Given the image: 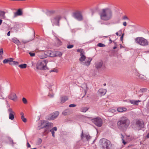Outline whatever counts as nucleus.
<instances>
[{
    "instance_id": "f257e3e1",
    "label": "nucleus",
    "mask_w": 149,
    "mask_h": 149,
    "mask_svg": "<svg viewBox=\"0 0 149 149\" xmlns=\"http://www.w3.org/2000/svg\"><path fill=\"white\" fill-rule=\"evenodd\" d=\"M100 19H111L113 18H120V14L118 9L113 11L110 8L107 7L101 9L98 12Z\"/></svg>"
},
{
    "instance_id": "f03ea898",
    "label": "nucleus",
    "mask_w": 149,
    "mask_h": 149,
    "mask_svg": "<svg viewBox=\"0 0 149 149\" xmlns=\"http://www.w3.org/2000/svg\"><path fill=\"white\" fill-rule=\"evenodd\" d=\"M130 120L127 118L122 117L117 122L118 127L121 130H125L130 125Z\"/></svg>"
},
{
    "instance_id": "7ed1b4c3",
    "label": "nucleus",
    "mask_w": 149,
    "mask_h": 149,
    "mask_svg": "<svg viewBox=\"0 0 149 149\" xmlns=\"http://www.w3.org/2000/svg\"><path fill=\"white\" fill-rule=\"evenodd\" d=\"M99 143L102 149H111L112 146L110 141L105 138L100 139Z\"/></svg>"
},
{
    "instance_id": "20e7f679",
    "label": "nucleus",
    "mask_w": 149,
    "mask_h": 149,
    "mask_svg": "<svg viewBox=\"0 0 149 149\" xmlns=\"http://www.w3.org/2000/svg\"><path fill=\"white\" fill-rule=\"evenodd\" d=\"M48 63L47 60H43L39 61L36 65V68L40 70H45L47 68L46 65Z\"/></svg>"
},
{
    "instance_id": "39448f33",
    "label": "nucleus",
    "mask_w": 149,
    "mask_h": 149,
    "mask_svg": "<svg viewBox=\"0 0 149 149\" xmlns=\"http://www.w3.org/2000/svg\"><path fill=\"white\" fill-rule=\"evenodd\" d=\"M136 42L142 46H146L148 45V40L143 37H137L135 39Z\"/></svg>"
},
{
    "instance_id": "423d86ee",
    "label": "nucleus",
    "mask_w": 149,
    "mask_h": 149,
    "mask_svg": "<svg viewBox=\"0 0 149 149\" xmlns=\"http://www.w3.org/2000/svg\"><path fill=\"white\" fill-rule=\"evenodd\" d=\"M72 16L75 19H83V17L82 12L79 10H77L72 13Z\"/></svg>"
},
{
    "instance_id": "0eeeda50",
    "label": "nucleus",
    "mask_w": 149,
    "mask_h": 149,
    "mask_svg": "<svg viewBox=\"0 0 149 149\" xmlns=\"http://www.w3.org/2000/svg\"><path fill=\"white\" fill-rule=\"evenodd\" d=\"M59 114V113L57 111H55L52 113L48 115L47 116L46 118L49 120H54L57 118Z\"/></svg>"
},
{
    "instance_id": "6e6552de",
    "label": "nucleus",
    "mask_w": 149,
    "mask_h": 149,
    "mask_svg": "<svg viewBox=\"0 0 149 149\" xmlns=\"http://www.w3.org/2000/svg\"><path fill=\"white\" fill-rule=\"evenodd\" d=\"M77 51L80 53V57L79 59V61L82 63L85 61L86 57L85 55V52L82 49H79L77 50Z\"/></svg>"
},
{
    "instance_id": "1a4fd4ad",
    "label": "nucleus",
    "mask_w": 149,
    "mask_h": 149,
    "mask_svg": "<svg viewBox=\"0 0 149 149\" xmlns=\"http://www.w3.org/2000/svg\"><path fill=\"white\" fill-rule=\"evenodd\" d=\"M92 120L94 123L97 126L100 127L102 125V121L101 118L97 117L92 119Z\"/></svg>"
},
{
    "instance_id": "9d476101",
    "label": "nucleus",
    "mask_w": 149,
    "mask_h": 149,
    "mask_svg": "<svg viewBox=\"0 0 149 149\" xmlns=\"http://www.w3.org/2000/svg\"><path fill=\"white\" fill-rule=\"evenodd\" d=\"M47 53L49 56L52 57H54L58 55L61 56L62 55L61 52L55 51H47Z\"/></svg>"
},
{
    "instance_id": "9b49d317",
    "label": "nucleus",
    "mask_w": 149,
    "mask_h": 149,
    "mask_svg": "<svg viewBox=\"0 0 149 149\" xmlns=\"http://www.w3.org/2000/svg\"><path fill=\"white\" fill-rule=\"evenodd\" d=\"M8 112L9 114V119L11 120H13L14 118V114L15 112L11 108H9L8 110Z\"/></svg>"
},
{
    "instance_id": "f8f14e48",
    "label": "nucleus",
    "mask_w": 149,
    "mask_h": 149,
    "mask_svg": "<svg viewBox=\"0 0 149 149\" xmlns=\"http://www.w3.org/2000/svg\"><path fill=\"white\" fill-rule=\"evenodd\" d=\"M92 58H88L86 59L84 62H83L81 63L86 66H89L91 64V62L92 61Z\"/></svg>"
},
{
    "instance_id": "ddd939ff",
    "label": "nucleus",
    "mask_w": 149,
    "mask_h": 149,
    "mask_svg": "<svg viewBox=\"0 0 149 149\" xmlns=\"http://www.w3.org/2000/svg\"><path fill=\"white\" fill-rule=\"evenodd\" d=\"M23 14L22 9L20 8L18 9L17 11L14 13L13 17L15 18L17 16H22Z\"/></svg>"
},
{
    "instance_id": "4468645a",
    "label": "nucleus",
    "mask_w": 149,
    "mask_h": 149,
    "mask_svg": "<svg viewBox=\"0 0 149 149\" xmlns=\"http://www.w3.org/2000/svg\"><path fill=\"white\" fill-rule=\"evenodd\" d=\"M103 64V63L102 61H98L95 63V67L97 69H100L102 66Z\"/></svg>"
},
{
    "instance_id": "2eb2a0df",
    "label": "nucleus",
    "mask_w": 149,
    "mask_h": 149,
    "mask_svg": "<svg viewBox=\"0 0 149 149\" xmlns=\"http://www.w3.org/2000/svg\"><path fill=\"white\" fill-rule=\"evenodd\" d=\"M53 124L51 123H46V128L45 130V132L46 133H48L49 131L48 129L49 127H51L53 126Z\"/></svg>"
},
{
    "instance_id": "dca6fc26",
    "label": "nucleus",
    "mask_w": 149,
    "mask_h": 149,
    "mask_svg": "<svg viewBox=\"0 0 149 149\" xmlns=\"http://www.w3.org/2000/svg\"><path fill=\"white\" fill-rule=\"evenodd\" d=\"M85 137L87 140H89L90 138L91 137L89 135L87 134H84L83 133V131H82V133L81 134V138L82 140H84V138Z\"/></svg>"
},
{
    "instance_id": "f3484780",
    "label": "nucleus",
    "mask_w": 149,
    "mask_h": 149,
    "mask_svg": "<svg viewBox=\"0 0 149 149\" xmlns=\"http://www.w3.org/2000/svg\"><path fill=\"white\" fill-rule=\"evenodd\" d=\"M144 123L143 121H141L140 120H138L136 122V124L138 126L140 129L143 128L144 126Z\"/></svg>"
},
{
    "instance_id": "a211bd4d",
    "label": "nucleus",
    "mask_w": 149,
    "mask_h": 149,
    "mask_svg": "<svg viewBox=\"0 0 149 149\" xmlns=\"http://www.w3.org/2000/svg\"><path fill=\"white\" fill-rule=\"evenodd\" d=\"M46 121L44 120H41L40 122V125L38 127L39 129L41 128H46Z\"/></svg>"
},
{
    "instance_id": "6ab92c4d",
    "label": "nucleus",
    "mask_w": 149,
    "mask_h": 149,
    "mask_svg": "<svg viewBox=\"0 0 149 149\" xmlns=\"http://www.w3.org/2000/svg\"><path fill=\"white\" fill-rule=\"evenodd\" d=\"M107 92V90L105 89H100L98 91V93L99 94H100L101 95H104Z\"/></svg>"
},
{
    "instance_id": "aec40b11",
    "label": "nucleus",
    "mask_w": 149,
    "mask_h": 149,
    "mask_svg": "<svg viewBox=\"0 0 149 149\" xmlns=\"http://www.w3.org/2000/svg\"><path fill=\"white\" fill-rule=\"evenodd\" d=\"M6 12L4 11L0 10V19H5L6 18L5 15Z\"/></svg>"
},
{
    "instance_id": "412c9836",
    "label": "nucleus",
    "mask_w": 149,
    "mask_h": 149,
    "mask_svg": "<svg viewBox=\"0 0 149 149\" xmlns=\"http://www.w3.org/2000/svg\"><path fill=\"white\" fill-rule=\"evenodd\" d=\"M9 98L13 100H15L16 99L17 96L16 94L14 93H11L9 96Z\"/></svg>"
},
{
    "instance_id": "4be33fe9",
    "label": "nucleus",
    "mask_w": 149,
    "mask_h": 149,
    "mask_svg": "<svg viewBox=\"0 0 149 149\" xmlns=\"http://www.w3.org/2000/svg\"><path fill=\"white\" fill-rule=\"evenodd\" d=\"M68 97L67 96H62L61 97L60 100L61 103H63L65 102L66 101L68 100Z\"/></svg>"
},
{
    "instance_id": "5701e85b",
    "label": "nucleus",
    "mask_w": 149,
    "mask_h": 149,
    "mask_svg": "<svg viewBox=\"0 0 149 149\" xmlns=\"http://www.w3.org/2000/svg\"><path fill=\"white\" fill-rule=\"evenodd\" d=\"M140 102L141 101L139 100H130V102L131 104L136 105H138V103Z\"/></svg>"
},
{
    "instance_id": "b1692460",
    "label": "nucleus",
    "mask_w": 149,
    "mask_h": 149,
    "mask_svg": "<svg viewBox=\"0 0 149 149\" xmlns=\"http://www.w3.org/2000/svg\"><path fill=\"white\" fill-rule=\"evenodd\" d=\"M13 58H9L7 59H6L3 60V63H6L9 62L10 63H11V62L13 61Z\"/></svg>"
},
{
    "instance_id": "393cba45",
    "label": "nucleus",
    "mask_w": 149,
    "mask_h": 149,
    "mask_svg": "<svg viewBox=\"0 0 149 149\" xmlns=\"http://www.w3.org/2000/svg\"><path fill=\"white\" fill-rule=\"evenodd\" d=\"M127 109L125 107H119L117 109V111L119 112H122L123 111H126Z\"/></svg>"
},
{
    "instance_id": "a878e982",
    "label": "nucleus",
    "mask_w": 149,
    "mask_h": 149,
    "mask_svg": "<svg viewBox=\"0 0 149 149\" xmlns=\"http://www.w3.org/2000/svg\"><path fill=\"white\" fill-rule=\"evenodd\" d=\"M57 130V127H53L52 129L50 130H49V131L52 132V136L53 137H55L54 131H56Z\"/></svg>"
},
{
    "instance_id": "bb28decb",
    "label": "nucleus",
    "mask_w": 149,
    "mask_h": 149,
    "mask_svg": "<svg viewBox=\"0 0 149 149\" xmlns=\"http://www.w3.org/2000/svg\"><path fill=\"white\" fill-rule=\"evenodd\" d=\"M12 41L14 43L17 45H20V42L16 38H13L12 39Z\"/></svg>"
},
{
    "instance_id": "cd10ccee",
    "label": "nucleus",
    "mask_w": 149,
    "mask_h": 149,
    "mask_svg": "<svg viewBox=\"0 0 149 149\" xmlns=\"http://www.w3.org/2000/svg\"><path fill=\"white\" fill-rule=\"evenodd\" d=\"M52 22L53 25L59 26V19H52Z\"/></svg>"
},
{
    "instance_id": "c85d7f7f",
    "label": "nucleus",
    "mask_w": 149,
    "mask_h": 149,
    "mask_svg": "<svg viewBox=\"0 0 149 149\" xmlns=\"http://www.w3.org/2000/svg\"><path fill=\"white\" fill-rule=\"evenodd\" d=\"M70 113V111L69 109H66L64 111L62 112V114L66 116L68 115H69Z\"/></svg>"
},
{
    "instance_id": "c756f323",
    "label": "nucleus",
    "mask_w": 149,
    "mask_h": 149,
    "mask_svg": "<svg viewBox=\"0 0 149 149\" xmlns=\"http://www.w3.org/2000/svg\"><path fill=\"white\" fill-rule=\"evenodd\" d=\"M20 115L21 116V118L22 121L24 123L26 122L27 120L26 119L24 118V113L22 112H21L20 113Z\"/></svg>"
},
{
    "instance_id": "7c9ffc66",
    "label": "nucleus",
    "mask_w": 149,
    "mask_h": 149,
    "mask_svg": "<svg viewBox=\"0 0 149 149\" xmlns=\"http://www.w3.org/2000/svg\"><path fill=\"white\" fill-rule=\"evenodd\" d=\"M55 13L54 10L47 11L46 12V14L48 16H50L52 15Z\"/></svg>"
},
{
    "instance_id": "2f4dec72",
    "label": "nucleus",
    "mask_w": 149,
    "mask_h": 149,
    "mask_svg": "<svg viewBox=\"0 0 149 149\" xmlns=\"http://www.w3.org/2000/svg\"><path fill=\"white\" fill-rule=\"evenodd\" d=\"M89 108L88 107H83L81 108L80 111L81 112H85Z\"/></svg>"
},
{
    "instance_id": "473e14b6",
    "label": "nucleus",
    "mask_w": 149,
    "mask_h": 149,
    "mask_svg": "<svg viewBox=\"0 0 149 149\" xmlns=\"http://www.w3.org/2000/svg\"><path fill=\"white\" fill-rule=\"evenodd\" d=\"M19 67L22 69H24L26 68L27 65L26 64H24L20 65H19Z\"/></svg>"
},
{
    "instance_id": "72a5a7b5",
    "label": "nucleus",
    "mask_w": 149,
    "mask_h": 149,
    "mask_svg": "<svg viewBox=\"0 0 149 149\" xmlns=\"http://www.w3.org/2000/svg\"><path fill=\"white\" fill-rule=\"evenodd\" d=\"M139 77L140 79L143 80H146L147 78L145 76H144L142 74H140L139 75Z\"/></svg>"
},
{
    "instance_id": "f704fd0d",
    "label": "nucleus",
    "mask_w": 149,
    "mask_h": 149,
    "mask_svg": "<svg viewBox=\"0 0 149 149\" xmlns=\"http://www.w3.org/2000/svg\"><path fill=\"white\" fill-rule=\"evenodd\" d=\"M12 62V63H9V64L11 65H12V64L18 65L19 64V62L17 61H13Z\"/></svg>"
},
{
    "instance_id": "c9c22d12",
    "label": "nucleus",
    "mask_w": 149,
    "mask_h": 149,
    "mask_svg": "<svg viewBox=\"0 0 149 149\" xmlns=\"http://www.w3.org/2000/svg\"><path fill=\"white\" fill-rule=\"evenodd\" d=\"M97 46L100 47H104L105 46V45L100 43H99L97 44Z\"/></svg>"
},
{
    "instance_id": "e433bc0d",
    "label": "nucleus",
    "mask_w": 149,
    "mask_h": 149,
    "mask_svg": "<svg viewBox=\"0 0 149 149\" xmlns=\"http://www.w3.org/2000/svg\"><path fill=\"white\" fill-rule=\"evenodd\" d=\"M50 72H58V70L56 69H53V70H51L49 71Z\"/></svg>"
},
{
    "instance_id": "4c0bfd02",
    "label": "nucleus",
    "mask_w": 149,
    "mask_h": 149,
    "mask_svg": "<svg viewBox=\"0 0 149 149\" xmlns=\"http://www.w3.org/2000/svg\"><path fill=\"white\" fill-rule=\"evenodd\" d=\"M42 140L41 139L39 138L38 140L37 143L38 144H40L42 142Z\"/></svg>"
},
{
    "instance_id": "58836bf2",
    "label": "nucleus",
    "mask_w": 149,
    "mask_h": 149,
    "mask_svg": "<svg viewBox=\"0 0 149 149\" xmlns=\"http://www.w3.org/2000/svg\"><path fill=\"white\" fill-rule=\"evenodd\" d=\"M122 34V31H118V32H116V34L117 35V36H120Z\"/></svg>"
},
{
    "instance_id": "ea45409f",
    "label": "nucleus",
    "mask_w": 149,
    "mask_h": 149,
    "mask_svg": "<svg viewBox=\"0 0 149 149\" xmlns=\"http://www.w3.org/2000/svg\"><path fill=\"white\" fill-rule=\"evenodd\" d=\"M22 101L24 102V104H26L27 103V101L26 99L24 97L22 99Z\"/></svg>"
},
{
    "instance_id": "a19ab883",
    "label": "nucleus",
    "mask_w": 149,
    "mask_h": 149,
    "mask_svg": "<svg viewBox=\"0 0 149 149\" xmlns=\"http://www.w3.org/2000/svg\"><path fill=\"white\" fill-rule=\"evenodd\" d=\"M44 56H41L40 55H39V56L40 58H45L47 57V55L45 54H44Z\"/></svg>"
},
{
    "instance_id": "79ce46f5",
    "label": "nucleus",
    "mask_w": 149,
    "mask_h": 149,
    "mask_svg": "<svg viewBox=\"0 0 149 149\" xmlns=\"http://www.w3.org/2000/svg\"><path fill=\"white\" fill-rule=\"evenodd\" d=\"M3 54V49L2 48H1L0 49V55L2 56V55Z\"/></svg>"
},
{
    "instance_id": "37998d69",
    "label": "nucleus",
    "mask_w": 149,
    "mask_h": 149,
    "mask_svg": "<svg viewBox=\"0 0 149 149\" xmlns=\"http://www.w3.org/2000/svg\"><path fill=\"white\" fill-rule=\"evenodd\" d=\"M74 46L73 45H68L67 46V48L68 49H71Z\"/></svg>"
},
{
    "instance_id": "c03bdc74",
    "label": "nucleus",
    "mask_w": 149,
    "mask_h": 149,
    "mask_svg": "<svg viewBox=\"0 0 149 149\" xmlns=\"http://www.w3.org/2000/svg\"><path fill=\"white\" fill-rule=\"evenodd\" d=\"M76 106V105L74 104H72L69 105V107H74Z\"/></svg>"
},
{
    "instance_id": "a18cd8bd",
    "label": "nucleus",
    "mask_w": 149,
    "mask_h": 149,
    "mask_svg": "<svg viewBox=\"0 0 149 149\" xmlns=\"http://www.w3.org/2000/svg\"><path fill=\"white\" fill-rule=\"evenodd\" d=\"M57 42H58V45H61L62 43L59 40H57Z\"/></svg>"
},
{
    "instance_id": "49530a36",
    "label": "nucleus",
    "mask_w": 149,
    "mask_h": 149,
    "mask_svg": "<svg viewBox=\"0 0 149 149\" xmlns=\"http://www.w3.org/2000/svg\"><path fill=\"white\" fill-rule=\"evenodd\" d=\"M29 54L31 56H34L35 55V54L34 53H32L31 52H29Z\"/></svg>"
},
{
    "instance_id": "de8ad7c7",
    "label": "nucleus",
    "mask_w": 149,
    "mask_h": 149,
    "mask_svg": "<svg viewBox=\"0 0 149 149\" xmlns=\"http://www.w3.org/2000/svg\"><path fill=\"white\" fill-rule=\"evenodd\" d=\"M128 18L129 17L126 15L123 16L122 17V19H128Z\"/></svg>"
},
{
    "instance_id": "09e8293b",
    "label": "nucleus",
    "mask_w": 149,
    "mask_h": 149,
    "mask_svg": "<svg viewBox=\"0 0 149 149\" xmlns=\"http://www.w3.org/2000/svg\"><path fill=\"white\" fill-rule=\"evenodd\" d=\"M48 96L51 97H52L54 96L53 94H51L50 93H49L48 95Z\"/></svg>"
},
{
    "instance_id": "8fccbe9b",
    "label": "nucleus",
    "mask_w": 149,
    "mask_h": 149,
    "mask_svg": "<svg viewBox=\"0 0 149 149\" xmlns=\"http://www.w3.org/2000/svg\"><path fill=\"white\" fill-rule=\"evenodd\" d=\"M61 17L60 15H58L57 16L56 19H61Z\"/></svg>"
},
{
    "instance_id": "3c124183",
    "label": "nucleus",
    "mask_w": 149,
    "mask_h": 149,
    "mask_svg": "<svg viewBox=\"0 0 149 149\" xmlns=\"http://www.w3.org/2000/svg\"><path fill=\"white\" fill-rule=\"evenodd\" d=\"M123 24L125 26H126L127 25V23H126V22H123Z\"/></svg>"
},
{
    "instance_id": "603ef678",
    "label": "nucleus",
    "mask_w": 149,
    "mask_h": 149,
    "mask_svg": "<svg viewBox=\"0 0 149 149\" xmlns=\"http://www.w3.org/2000/svg\"><path fill=\"white\" fill-rule=\"evenodd\" d=\"M27 147L29 148H30L31 147V145L28 142H27Z\"/></svg>"
},
{
    "instance_id": "864d4df0",
    "label": "nucleus",
    "mask_w": 149,
    "mask_h": 149,
    "mask_svg": "<svg viewBox=\"0 0 149 149\" xmlns=\"http://www.w3.org/2000/svg\"><path fill=\"white\" fill-rule=\"evenodd\" d=\"M86 90H85V94H86V92H87L86 91H87V90H88V88H87V86L86 85Z\"/></svg>"
},
{
    "instance_id": "5fc2aeb1",
    "label": "nucleus",
    "mask_w": 149,
    "mask_h": 149,
    "mask_svg": "<svg viewBox=\"0 0 149 149\" xmlns=\"http://www.w3.org/2000/svg\"><path fill=\"white\" fill-rule=\"evenodd\" d=\"M10 31H9L7 33V35L8 36H10Z\"/></svg>"
},
{
    "instance_id": "6e6d98bb",
    "label": "nucleus",
    "mask_w": 149,
    "mask_h": 149,
    "mask_svg": "<svg viewBox=\"0 0 149 149\" xmlns=\"http://www.w3.org/2000/svg\"><path fill=\"white\" fill-rule=\"evenodd\" d=\"M123 140V143L124 144H126V142L124 140Z\"/></svg>"
},
{
    "instance_id": "4d7b16f0",
    "label": "nucleus",
    "mask_w": 149,
    "mask_h": 149,
    "mask_svg": "<svg viewBox=\"0 0 149 149\" xmlns=\"http://www.w3.org/2000/svg\"><path fill=\"white\" fill-rule=\"evenodd\" d=\"M123 37L121 36L120 37V40L121 41H123Z\"/></svg>"
},
{
    "instance_id": "13d9d810",
    "label": "nucleus",
    "mask_w": 149,
    "mask_h": 149,
    "mask_svg": "<svg viewBox=\"0 0 149 149\" xmlns=\"http://www.w3.org/2000/svg\"><path fill=\"white\" fill-rule=\"evenodd\" d=\"M121 139H122V140H124L123 139V138H124V136H123L122 134H121Z\"/></svg>"
},
{
    "instance_id": "bf43d9fd",
    "label": "nucleus",
    "mask_w": 149,
    "mask_h": 149,
    "mask_svg": "<svg viewBox=\"0 0 149 149\" xmlns=\"http://www.w3.org/2000/svg\"><path fill=\"white\" fill-rule=\"evenodd\" d=\"M2 22V19H0V25H1Z\"/></svg>"
},
{
    "instance_id": "052dcab7",
    "label": "nucleus",
    "mask_w": 149,
    "mask_h": 149,
    "mask_svg": "<svg viewBox=\"0 0 149 149\" xmlns=\"http://www.w3.org/2000/svg\"><path fill=\"white\" fill-rule=\"evenodd\" d=\"M3 58L2 56L0 55V60L2 59Z\"/></svg>"
},
{
    "instance_id": "680f3d73",
    "label": "nucleus",
    "mask_w": 149,
    "mask_h": 149,
    "mask_svg": "<svg viewBox=\"0 0 149 149\" xmlns=\"http://www.w3.org/2000/svg\"><path fill=\"white\" fill-rule=\"evenodd\" d=\"M91 11L92 12V15H93V13H94V12L93 11V9H91Z\"/></svg>"
},
{
    "instance_id": "e2e57ef3",
    "label": "nucleus",
    "mask_w": 149,
    "mask_h": 149,
    "mask_svg": "<svg viewBox=\"0 0 149 149\" xmlns=\"http://www.w3.org/2000/svg\"><path fill=\"white\" fill-rule=\"evenodd\" d=\"M146 137L147 138H149V133L148 134Z\"/></svg>"
},
{
    "instance_id": "0e129e2a",
    "label": "nucleus",
    "mask_w": 149,
    "mask_h": 149,
    "mask_svg": "<svg viewBox=\"0 0 149 149\" xmlns=\"http://www.w3.org/2000/svg\"><path fill=\"white\" fill-rule=\"evenodd\" d=\"M124 33H123L122 35V36H122V37H123L124 36Z\"/></svg>"
},
{
    "instance_id": "69168bd1",
    "label": "nucleus",
    "mask_w": 149,
    "mask_h": 149,
    "mask_svg": "<svg viewBox=\"0 0 149 149\" xmlns=\"http://www.w3.org/2000/svg\"><path fill=\"white\" fill-rule=\"evenodd\" d=\"M117 47H113V49H115Z\"/></svg>"
},
{
    "instance_id": "338daca9",
    "label": "nucleus",
    "mask_w": 149,
    "mask_h": 149,
    "mask_svg": "<svg viewBox=\"0 0 149 149\" xmlns=\"http://www.w3.org/2000/svg\"><path fill=\"white\" fill-rule=\"evenodd\" d=\"M13 1H19V0H13Z\"/></svg>"
},
{
    "instance_id": "774afa93",
    "label": "nucleus",
    "mask_w": 149,
    "mask_h": 149,
    "mask_svg": "<svg viewBox=\"0 0 149 149\" xmlns=\"http://www.w3.org/2000/svg\"><path fill=\"white\" fill-rule=\"evenodd\" d=\"M109 40H110V41H111V42H112V40H111V39H110Z\"/></svg>"
}]
</instances>
